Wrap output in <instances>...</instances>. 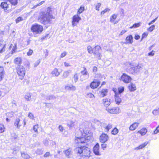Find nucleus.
I'll return each instance as SVG.
<instances>
[{
	"label": "nucleus",
	"mask_w": 159,
	"mask_h": 159,
	"mask_svg": "<svg viewBox=\"0 0 159 159\" xmlns=\"http://www.w3.org/2000/svg\"><path fill=\"white\" fill-rule=\"evenodd\" d=\"M51 11V8L48 7L44 11L41 13L39 20L41 23L46 24L50 22V20L53 18L52 15L50 13Z\"/></svg>",
	"instance_id": "nucleus-1"
},
{
	"label": "nucleus",
	"mask_w": 159,
	"mask_h": 159,
	"mask_svg": "<svg viewBox=\"0 0 159 159\" xmlns=\"http://www.w3.org/2000/svg\"><path fill=\"white\" fill-rule=\"evenodd\" d=\"M75 151L82 157L89 158L91 156L90 149L85 146L77 147L75 148Z\"/></svg>",
	"instance_id": "nucleus-2"
},
{
	"label": "nucleus",
	"mask_w": 159,
	"mask_h": 159,
	"mask_svg": "<svg viewBox=\"0 0 159 159\" xmlns=\"http://www.w3.org/2000/svg\"><path fill=\"white\" fill-rule=\"evenodd\" d=\"M125 65L126 66V71L131 74L138 73L142 69L141 65L139 64L134 66L131 63L126 62Z\"/></svg>",
	"instance_id": "nucleus-3"
},
{
	"label": "nucleus",
	"mask_w": 159,
	"mask_h": 159,
	"mask_svg": "<svg viewBox=\"0 0 159 159\" xmlns=\"http://www.w3.org/2000/svg\"><path fill=\"white\" fill-rule=\"evenodd\" d=\"M31 30L33 32L34 35H36L41 34L43 30V28L41 25L34 24L32 25Z\"/></svg>",
	"instance_id": "nucleus-4"
},
{
	"label": "nucleus",
	"mask_w": 159,
	"mask_h": 159,
	"mask_svg": "<svg viewBox=\"0 0 159 159\" xmlns=\"http://www.w3.org/2000/svg\"><path fill=\"white\" fill-rule=\"evenodd\" d=\"M83 125L81 126V128L82 129L84 132V137L86 139V142L92 139V137L91 132L89 133L88 130V126L86 124L85 128H84Z\"/></svg>",
	"instance_id": "nucleus-5"
},
{
	"label": "nucleus",
	"mask_w": 159,
	"mask_h": 159,
	"mask_svg": "<svg viewBox=\"0 0 159 159\" xmlns=\"http://www.w3.org/2000/svg\"><path fill=\"white\" fill-rule=\"evenodd\" d=\"M17 72L19 79L21 80L23 79L25 72V68L22 66H20L17 68Z\"/></svg>",
	"instance_id": "nucleus-6"
},
{
	"label": "nucleus",
	"mask_w": 159,
	"mask_h": 159,
	"mask_svg": "<svg viewBox=\"0 0 159 159\" xmlns=\"http://www.w3.org/2000/svg\"><path fill=\"white\" fill-rule=\"evenodd\" d=\"M23 123L24 126L26 124L25 120H23L20 118H17L14 122V125L16 128L19 129Z\"/></svg>",
	"instance_id": "nucleus-7"
},
{
	"label": "nucleus",
	"mask_w": 159,
	"mask_h": 159,
	"mask_svg": "<svg viewBox=\"0 0 159 159\" xmlns=\"http://www.w3.org/2000/svg\"><path fill=\"white\" fill-rule=\"evenodd\" d=\"M131 79V77L125 73L123 74L120 78V80L125 83H129Z\"/></svg>",
	"instance_id": "nucleus-8"
},
{
	"label": "nucleus",
	"mask_w": 159,
	"mask_h": 159,
	"mask_svg": "<svg viewBox=\"0 0 159 159\" xmlns=\"http://www.w3.org/2000/svg\"><path fill=\"white\" fill-rule=\"evenodd\" d=\"M80 20H81V18L80 16L79 15L77 14L73 16L72 18V26H75L76 25Z\"/></svg>",
	"instance_id": "nucleus-9"
},
{
	"label": "nucleus",
	"mask_w": 159,
	"mask_h": 159,
	"mask_svg": "<svg viewBox=\"0 0 159 159\" xmlns=\"http://www.w3.org/2000/svg\"><path fill=\"white\" fill-rule=\"evenodd\" d=\"M106 110L108 112L111 114H118L121 112L120 109L118 107L111 108H108L106 109Z\"/></svg>",
	"instance_id": "nucleus-10"
},
{
	"label": "nucleus",
	"mask_w": 159,
	"mask_h": 159,
	"mask_svg": "<svg viewBox=\"0 0 159 159\" xmlns=\"http://www.w3.org/2000/svg\"><path fill=\"white\" fill-rule=\"evenodd\" d=\"M86 123H83L82 125H80V129L77 131L75 133V138L76 139L79 138H81L82 136H84V134L83 133L82 131L83 130L82 128H81V126L83 125V127L84 128H85V124Z\"/></svg>",
	"instance_id": "nucleus-11"
},
{
	"label": "nucleus",
	"mask_w": 159,
	"mask_h": 159,
	"mask_svg": "<svg viewBox=\"0 0 159 159\" xmlns=\"http://www.w3.org/2000/svg\"><path fill=\"white\" fill-rule=\"evenodd\" d=\"M108 139V136L107 134L103 133L100 137V141L101 143H105L107 141Z\"/></svg>",
	"instance_id": "nucleus-12"
},
{
	"label": "nucleus",
	"mask_w": 159,
	"mask_h": 159,
	"mask_svg": "<svg viewBox=\"0 0 159 159\" xmlns=\"http://www.w3.org/2000/svg\"><path fill=\"white\" fill-rule=\"evenodd\" d=\"M99 145L98 143H97L93 148V152L94 154L97 156H100L101 153L99 151Z\"/></svg>",
	"instance_id": "nucleus-13"
},
{
	"label": "nucleus",
	"mask_w": 159,
	"mask_h": 159,
	"mask_svg": "<svg viewBox=\"0 0 159 159\" xmlns=\"http://www.w3.org/2000/svg\"><path fill=\"white\" fill-rule=\"evenodd\" d=\"M100 84V81H96V80H93V81L90 84V87L92 89H95L97 88Z\"/></svg>",
	"instance_id": "nucleus-14"
},
{
	"label": "nucleus",
	"mask_w": 159,
	"mask_h": 159,
	"mask_svg": "<svg viewBox=\"0 0 159 159\" xmlns=\"http://www.w3.org/2000/svg\"><path fill=\"white\" fill-rule=\"evenodd\" d=\"M116 89H113V91L115 93V101L116 104L119 105L121 101V99L120 98L119 94H117V93L116 92Z\"/></svg>",
	"instance_id": "nucleus-15"
},
{
	"label": "nucleus",
	"mask_w": 159,
	"mask_h": 159,
	"mask_svg": "<svg viewBox=\"0 0 159 159\" xmlns=\"http://www.w3.org/2000/svg\"><path fill=\"white\" fill-rule=\"evenodd\" d=\"M6 44L5 42L3 43L1 41H0V53H2L4 52L6 50Z\"/></svg>",
	"instance_id": "nucleus-16"
},
{
	"label": "nucleus",
	"mask_w": 159,
	"mask_h": 159,
	"mask_svg": "<svg viewBox=\"0 0 159 159\" xmlns=\"http://www.w3.org/2000/svg\"><path fill=\"white\" fill-rule=\"evenodd\" d=\"M75 142L79 144L80 143H86V139L83 137H81V138L75 139Z\"/></svg>",
	"instance_id": "nucleus-17"
},
{
	"label": "nucleus",
	"mask_w": 159,
	"mask_h": 159,
	"mask_svg": "<svg viewBox=\"0 0 159 159\" xmlns=\"http://www.w3.org/2000/svg\"><path fill=\"white\" fill-rule=\"evenodd\" d=\"M125 43L127 44H131L133 42V37L132 35H130L127 36L125 39Z\"/></svg>",
	"instance_id": "nucleus-18"
},
{
	"label": "nucleus",
	"mask_w": 159,
	"mask_h": 159,
	"mask_svg": "<svg viewBox=\"0 0 159 159\" xmlns=\"http://www.w3.org/2000/svg\"><path fill=\"white\" fill-rule=\"evenodd\" d=\"M102 102L105 106L108 107L111 104L110 100L108 98H104L102 100Z\"/></svg>",
	"instance_id": "nucleus-19"
},
{
	"label": "nucleus",
	"mask_w": 159,
	"mask_h": 159,
	"mask_svg": "<svg viewBox=\"0 0 159 159\" xmlns=\"http://www.w3.org/2000/svg\"><path fill=\"white\" fill-rule=\"evenodd\" d=\"M108 90L107 89H103L99 92L101 97L103 98L107 96Z\"/></svg>",
	"instance_id": "nucleus-20"
},
{
	"label": "nucleus",
	"mask_w": 159,
	"mask_h": 159,
	"mask_svg": "<svg viewBox=\"0 0 159 159\" xmlns=\"http://www.w3.org/2000/svg\"><path fill=\"white\" fill-rule=\"evenodd\" d=\"M148 143V142L146 141L143 143L141 144L139 146L135 148L134 149L135 150H138L142 149L145 147Z\"/></svg>",
	"instance_id": "nucleus-21"
},
{
	"label": "nucleus",
	"mask_w": 159,
	"mask_h": 159,
	"mask_svg": "<svg viewBox=\"0 0 159 159\" xmlns=\"http://www.w3.org/2000/svg\"><path fill=\"white\" fill-rule=\"evenodd\" d=\"M139 123L135 122L131 125L129 128V129L131 131H133L138 126Z\"/></svg>",
	"instance_id": "nucleus-22"
},
{
	"label": "nucleus",
	"mask_w": 159,
	"mask_h": 159,
	"mask_svg": "<svg viewBox=\"0 0 159 159\" xmlns=\"http://www.w3.org/2000/svg\"><path fill=\"white\" fill-rule=\"evenodd\" d=\"M129 89L130 91L134 92L136 90L135 85L133 83H131L129 85Z\"/></svg>",
	"instance_id": "nucleus-23"
},
{
	"label": "nucleus",
	"mask_w": 159,
	"mask_h": 159,
	"mask_svg": "<svg viewBox=\"0 0 159 159\" xmlns=\"http://www.w3.org/2000/svg\"><path fill=\"white\" fill-rule=\"evenodd\" d=\"M65 89L67 90H71L75 91L76 89V88L72 85H68L65 86Z\"/></svg>",
	"instance_id": "nucleus-24"
},
{
	"label": "nucleus",
	"mask_w": 159,
	"mask_h": 159,
	"mask_svg": "<svg viewBox=\"0 0 159 159\" xmlns=\"http://www.w3.org/2000/svg\"><path fill=\"white\" fill-rule=\"evenodd\" d=\"M0 6L5 11L7 10V9L8 8V5L6 2H2Z\"/></svg>",
	"instance_id": "nucleus-25"
},
{
	"label": "nucleus",
	"mask_w": 159,
	"mask_h": 159,
	"mask_svg": "<svg viewBox=\"0 0 159 159\" xmlns=\"http://www.w3.org/2000/svg\"><path fill=\"white\" fill-rule=\"evenodd\" d=\"M71 70H69L66 71H64L62 75V78H66L67 77L69 74L71 73Z\"/></svg>",
	"instance_id": "nucleus-26"
},
{
	"label": "nucleus",
	"mask_w": 159,
	"mask_h": 159,
	"mask_svg": "<svg viewBox=\"0 0 159 159\" xmlns=\"http://www.w3.org/2000/svg\"><path fill=\"white\" fill-rule=\"evenodd\" d=\"M94 77L95 79L94 80H96V81H100L102 78V76L99 74H97L95 75Z\"/></svg>",
	"instance_id": "nucleus-27"
},
{
	"label": "nucleus",
	"mask_w": 159,
	"mask_h": 159,
	"mask_svg": "<svg viewBox=\"0 0 159 159\" xmlns=\"http://www.w3.org/2000/svg\"><path fill=\"white\" fill-rule=\"evenodd\" d=\"M52 75L55 76L57 77L60 75V73L58 71V70L57 68H55L52 72Z\"/></svg>",
	"instance_id": "nucleus-28"
},
{
	"label": "nucleus",
	"mask_w": 159,
	"mask_h": 159,
	"mask_svg": "<svg viewBox=\"0 0 159 159\" xmlns=\"http://www.w3.org/2000/svg\"><path fill=\"white\" fill-rule=\"evenodd\" d=\"M101 125L102 126L105 125V129H106L107 131H108L112 127V125L111 124H109L107 126H106V125L105 123H103Z\"/></svg>",
	"instance_id": "nucleus-29"
},
{
	"label": "nucleus",
	"mask_w": 159,
	"mask_h": 159,
	"mask_svg": "<svg viewBox=\"0 0 159 159\" xmlns=\"http://www.w3.org/2000/svg\"><path fill=\"white\" fill-rule=\"evenodd\" d=\"M67 157H69L71 155V149L69 148L64 151Z\"/></svg>",
	"instance_id": "nucleus-30"
},
{
	"label": "nucleus",
	"mask_w": 159,
	"mask_h": 159,
	"mask_svg": "<svg viewBox=\"0 0 159 159\" xmlns=\"http://www.w3.org/2000/svg\"><path fill=\"white\" fill-rule=\"evenodd\" d=\"M147 132V129L145 128H143L138 131V133L141 134L142 136L145 135Z\"/></svg>",
	"instance_id": "nucleus-31"
},
{
	"label": "nucleus",
	"mask_w": 159,
	"mask_h": 159,
	"mask_svg": "<svg viewBox=\"0 0 159 159\" xmlns=\"http://www.w3.org/2000/svg\"><path fill=\"white\" fill-rule=\"evenodd\" d=\"M101 50V47L99 46H97L95 47L93 53L94 54H97L99 52V51Z\"/></svg>",
	"instance_id": "nucleus-32"
},
{
	"label": "nucleus",
	"mask_w": 159,
	"mask_h": 159,
	"mask_svg": "<svg viewBox=\"0 0 159 159\" xmlns=\"http://www.w3.org/2000/svg\"><path fill=\"white\" fill-rule=\"evenodd\" d=\"M22 157L25 159H29L30 157V156L27 153L25 152H21Z\"/></svg>",
	"instance_id": "nucleus-33"
},
{
	"label": "nucleus",
	"mask_w": 159,
	"mask_h": 159,
	"mask_svg": "<svg viewBox=\"0 0 159 159\" xmlns=\"http://www.w3.org/2000/svg\"><path fill=\"white\" fill-rule=\"evenodd\" d=\"M4 74L3 67L0 66V81L2 79Z\"/></svg>",
	"instance_id": "nucleus-34"
},
{
	"label": "nucleus",
	"mask_w": 159,
	"mask_h": 159,
	"mask_svg": "<svg viewBox=\"0 0 159 159\" xmlns=\"http://www.w3.org/2000/svg\"><path fill=\"white\" fill-rule=\"evenodd\" d=\"M75 123V122L71 121L68 123L67 125L70 129H71L74 126Z\"/></svg>",
	"instance_id": "nucleus-35"
},
{
	"label": "nucleus",
	"mask_w": 159,
	"mask_h": 159,
	"mask_svg": "<svg viewBox=\"0 0 159 159\" xmlns=\"http://www.w3.org/2000/svg\"><path fill=\"white\" fill-rule=\"evenodd\" d=\"M24 98L27 101H30L31 100V95L29 93L26 94Z\"/></svg>",
	"instance_id": "nucleus-36"
},
{
	"label": "nucleus",
	"mask_w": 159,
	"mask_h": 159,
	"mask_svg": "<svg viewBox=\"0 0 159 159\" xmlns=\"http://www.w3.org/2000/svg\"><path fill=\"white\" fill-rule=\"evenodd\" d=\"M82 75H88V72L85 67H84V70L80 72Z\"/></svg>",
	"instance_id": "nucleus-37"
},
{
	"label": "nucleus",
	"mask_w": 159,
	"mask_h": 159,
	"mask_svg": "<svg viewBox=\"0 0 159 159\" xmlns=\"http://www.w3.org/2000/svg\"><path fill=\"white\" fill-rule=\"evenodd\" d=\"M50 140L47 139H44L43 141V143L44 145L48 147L49 145Z\"/></svg>",
	"instance_id": "nucleus-38"
},
{
	"label": "nucleus",
	"mask_w": 159,
	"mask_h": 159,
	"mask_svg": "<svg viewBox=\"0 0 159 159\" xmlns=\"http://www.w3.org/2000/svg\"><path fill=\"white\" fill-rule=\"evenodd\" d=\"M117 16L115 14H113L110 17V21L112 23H114V20L116 19Z\"/></svg>",
	"instance_id": "nucleus-39"
},
{
	"label": "nucleus",
	"mask_w": 159,
	"mask_h": 159,
	"mask_svg": "<svg viewBox=\"0 0 159 159\" xmlns=\"http://www.w3.org/2000/svg\"><path fill=\"white\" fill-rule=\"evenodd\" d=\"M152 113L153 115H156L159 114V108H157L153 110Z\"/></svg>",
	"instance_id": "nucleus-40"
},
{
	"label": "nucleus",
	"mask_w": 159,
	"mask_h": 159,
	"mask_svg": "<svg viewBox=\"0 0 159 159\" xmlns=\"http://www.w3.org/2000/svg\"><path fill=\"white\" fill-rule=\"evenodd\" d=\"M21 61V59L20 57H17L15 59V62L16 64H20Z\"/></svg>",
	"instance_id": "nucleus-41"
},
{
	"label": "nucleus",
	"mask_w": 159,
	"mask_h": 159,
	"mask_svg": "<svg viewBox=\"0 0 159 159\" xmlns=\"http://www.w3.org/2000/svg\"><path fill=\"white\" fill-rule=\"evenodd\" d=\"M11 3L14 6L16 5L17 4V0H9Z\"/></svg>",
	"instance_id": "nucleus-42"
},
{
	"label": "nucleus",
	"mask_w": 159,
	"mask_h": 159,
	"mask_svg": "<svg viewBox=\"0 0 159 159\" xmlns=\"http://www.w3.org/2000/svg\"><path fill=\"white\" fill-rule=\"evenodd\" d=\"M5 130V127L2 124H0V133H2Z\"/></svg>",
	"instance_id": "nucleus-43"
},
{
	"label": "nucleus",
	"mask_w": 159,
	"mask_h": 159,
	"mask_svg": "<svg viewBox=\"0 0 159 159\" xmlns=\"http://www.w3.org/2000/svg\"><path fill=\"white\" fill-rule=\"evenodd\" d=\"M84 7H80L78 11L77 12V14L79 15L80 14L82 13V12L84 10Z\"/></svg>",
	"instance_id": "nucleus-44"
},
{
	"label": "nucleus",
	"mask_w": 159,
	"mask_h": 159,
	"mask_svg": "<svg viewBox=\"0 0 159 159\" xmlns=\"http://www.w3.org/2000/svg\"><path fill=\"white\" fill-rule=\"evenodd\" d=\"M88 76L87 77H86V75H82L80 76V79L81 81H84L86 80L87 78H88Z\"/></svg>",
	"instance_id": "nucleus-45"
},
{
	"label": "nucleus",
	"mask_w": 159,
	"mask_h": 159,
	"mask_svg": "<svg viewBox=\"0 0 159 159\" xmlns=\"http://www.w3.org/2000/svg\"><path fill=\"white\" fill-rule=\"evenodd\" d=\"M86 97L87 98H95L94 95L91 93H87Z\"/></svg>",
	"instance_id": "nucleus-46"
},
{
	"label": "nucleus",
	"mask_w": 159,
	"mask_h": 159,
	"mask_svg": "<svg viewBox=\"0 0 159 159\" xmlns=\"http://www.w3.org/2000/svg\"><path fill=\"white\" fill-rule=\"evenodd\" d=\"M118 132V130L116 128H114L111 131V134L113 135H116Z\"/></svg>",
	"instance_id": "nucleus-47"
},
{
	"label": "nucleus",
	"mask_w": 159,
	"mask_h": 159,
	"mask_svg": "<svg viewBox=\"0 0 159 159\" xmlns=\"http://www.w3.org/2000/svg\"><path fill=\"white\" fill-rule=\"evenodd\" d=\"M124 90V87L121 86L119 87L118 89V93L119 94H120L122 93Z\"/></svg>",
	"instance_id": "nucleus-48"
},
{
	"label": "nucleus",
	"mask_w": 159,
	"mask_h": 159,
	"mask_svg": "<svg viewBox=\"0 0 159 159\" xmlns=\"http://www.w3.org/2000/svg\"><path fill=\"white\" fill-rule=\"evenodd\" d=\"M155 28V26L154 25H152L150 27L148 28L147 30L150 32H152Z\"/></svg>",
	"instance_id": "nucleus-49"
},
{
	"label": "nucleus",
	"mask_w": 159,
	"mask_h": 159,
	"mask_svg": "<svg viewBox=\"0 0 159 159\" xmlns=\"http://www.w3.org/2000/svg\"><path fill=\"white\" fill-rule=\"evenodd\" d=\"M43 152V150L41 149H38L35 152L36 154L38 155L42 154Z\"/></svg>",
	"instance_id": "nucleus-50"
},
{
	"label": "nucleus",
	"mask_w": 159,
	"mask_h": 159,
	"mask_svg": "<svg viewBox=\"0 0 159 159\" xmlns=\"http://www.w3.org/2000/svg\"><path fill=\"white\" fill-rule=\"evenodd\" d=\"M23 20V17H22L19 16L16 19V22L17 23H19L20 21Z\"/></svg>",
	"instance_id": "nucleus-51"
},
{
	"label": "nucleus",
	"mask_w": 159,
	"mask_h": 159,
	"mask_svg": "<svg viewBox=\"0 0 159 159\" xmlns=\"http://www.w3.org/2000/svg\"><path fill=\"white\" fill-rule=\"evenodd\" d=\"M87 50L89 53H92L93 52V50L92 47L90 46H89L87 47Z\"/></svg>",
	"instance_id": "nucleus-52"
},
{
	"label": "nucleus",
	"mask_w": 159,
	"mask_h": 159,
	"mask_svg": "<svg viewBox=\"0 0 159 159\" xmlns=\"http://www.w3.org/2000/svg\"><path fill=\"white\" fill-rule=\"evenodd\" d=\"M140 26V24L139 23H135L133 25L130 27V28H137L139 27Z\"/></svg>",
	"instance_id": "nucleus-53"
},
{
	"label": "nucleus",
	"mask_w": 159,
	"mask_h": 159,
	"mask_svg": "<svg viewBox=\"0 0 159 159\" xmlns=\"http://www.w3.org/2000/svg\"><path fill=\"white\" fill-rule=\"evenodd\" d=\"M78 75L76 73L74 75L73 79L75 82H76L78 80Z\"/></svg>",
	"instance_id": "nucleus-54"
},
{
	"label": "nucleus",
	"mask_w": 159,
	"mask_h": 159,
	"mask_svg": "<svg viewBox=\"0 0 159 159\" xmlns=\"http://www.w3.org/2000/svg\"><path fill=\"white\" fill-rule=\"evenodd\" d=\"M101 5V4L99 2L97 3V4L95 6L96 10L98 11H99V8L100 7Z\"/></svg>",
	"instance_id": "nucleus-55"
},
{
	"label": "nucleus",
	"mask_w": 159,
	"mask_h": 159,
	"mask_svg": "<svg viewBox=\"0 0 159 159\" xmlns=\"http://www.w3.org/2000/svg\"><path fill=\"white\" fill-rule=\"evenodd\" d=\"M110 11V9L108 8H106L105 9H104L103 11H102L101 13V15H103L105 13H106L108 11Z\"/></svg>",
	"instance_id": "nucleus-56"
},
{
	"label": "nucleus",
	"mask_w": 159,
	"mask_h": 159,
	"mask_svg": "<svg viewBox=\"0 0 159 159\" xmlns=\"http://www.w3.org/2000/svg\"><path fill=\"white\" fill-rule=\"evenodd\" d=\"M16 44H15L12 49L11 51V54H13L16 52Z\"/></svg>",
	"instance_id": "nucleus-57"
},
{
	"label": "nucleus",
	"mask_w": 159,
	"mask_h": 159,
	"mask_svg": "<svg viewBox=\"0 0 159 159\" xmlns=\"http://www.w3.org/2000/svg\"><path fill=\"white\" fill-rule=\"evenodd\" d=\"M55 98V96L53 95H49L47 97L46 99L47 100H51Z\"/></svg>",
	"instance_id": "nucleus-58"
},
{
	"label": "nucleus",
	"mask_w": 159,
	"mask_h": 159,
	"mask_svg": "<svg viewBox=\"0 0 159 159\" xmlns=\"http://www.w3.org/2000/svg\"><path fill=\"white\" fill-rule=\"evenodd\" d=\"M44 2V1H42L41 2H40V3H39V4H37L36 5H34L32 8H34L37 7L38 6H40L42 5L43 4Z\"/></svg>",
	"instance_id": "nucleus-59"
},
{
	"label": "nucleus",
	"mask_w": 159,
	"mask_h": 159,
	"mask_svg": "<svg viewBox=\"0 0 159 159\" xmlns=\"http://www.w3.org/2000/svg\"><path fill=\"white\" fill-rule=\"evenodd\" d=\"M94 55L96 57H97L98 59H101L102 57L101 54V53L99 52L97 54H94Z\"/></svg>",
	"instance_id": "nucleus-60"
},
{
	"label": "nucleus",
	"mask_w": 159,
	"mask_h": 159,
	"mask_svg": "<svg viewBox=\"0 0 159 159\" xmlns=\"http://www.w3.org/2000/svg\"><path fill=\"white\" fill-rule=\"evenodd\" d=\"M33 52V50L31 49H30L28 52H27V54L28 56H30L32 55Z\"/></svg>",
	"instance_id": "nucleus-61"
},
{
	"label": "nucleus",
	"mask_w": 159,
	"mask_h": 159,
	"mask_svg": "<svg viewBox=\"0 0 159 159\" xmlns=\"http://www.w3.org/2000/svg\"><path fill=\"white\" fill-rule=\"evenodd\" d=\"M41 62V60L39 59L37 60L34 63V67L37 66Z\"/></svg>",
	"instance_id": "nucleus-62"
},
{
	"label": "nucleus",
	"mask_w": 159,
	"mask_h": 159,
	"mask_svg": "<svg viewBox=\"0 0 159 159\" xmlns=\"http://www.w3.org/2000/svg\"><path fill=\"white\" fill-rule=\"evenodd\" d=\"M38 125H36L34 126L33 129L36 132H38Z\"/></svg>",
	"instance_id": "nucleus-63"
},
{
	"label": "nucleus",
	"mask_w": 159,
	"mask_h": 159,
	"mask_svg": "<svg viewBox=\"0 0 159 159\" xmlns=\"http://www.w3.org/2000/svg\"><path fill=\"white\" fill-rule=\"evenodd\" d=\"M159 132V125L156 128V129L154 131V134H156Z\"/></svg>",
	"instance_id": "nucleus-64"
}]
</instances>
